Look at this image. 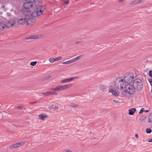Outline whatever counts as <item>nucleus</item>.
Instances as JSON below:
<instances>
[{
	"label": "nucleus",
	"instance_id": "obj_1",
	"mask_svg": "<svg viewBox=\"0 0 152 152\" xmlns=\"http://www.w3.org/2000/svg\"><path fill=\"white\" fill-rule=\"evenodd\" d=\"M45 10V7L43 6H39L37 7L35 11L31 13L30 11L29 12H27V14H25L26 16H30L31 15L32 17H37L41 15L42 13V12Z\"/></svg>",
	"mask_w": 152,
	"mask_h": 152
},
{
	"label": "nucleus",
	"instance_id": "obj_2",
	"mask_svg": "<svg viewBox=\"0 0 152 152\" xmlns=\"http://www.w3.org/2000/svg\"><path fill=\"white\" fill-rule=\"evenodd\" d=\"M133 85L135 89L138 91H140L143 87L142 82L140 79H137L134 80Z\"/></svg>",
	"mask_w": 152,
	"mask_h": 152
},
{
	"label": "nucleus",
	"instance_id": "obj_3",
	"mask_svg": "<svg viewBox=\"0 0 152 152\" xmlns=\"http://www.w3.org/2000/svg\"><path fill=\"white\" fill-rule=\"evenodd\" d=\"M114 84L115 86L117 89H122L124 86V80L120 78L116 79L114 82Z\"/></svg>",
	"mask_w": 152,
	"mask_h": 152
},
{
	"label": "nucleus",
	"instance_id": "obj_4",
	"mask_svg": "<svg viewBox=\"0 0 152 152\" xmlns=\"http://www.w3.org/2000/svg\"><path fill=\"white\" fill-rule=\"evenodd\" d=\"M35 0H26V2L23 4V6L26 9V12H29L28 9L32 7Z\"/></svg>",
	"mask_w": 152,
	"mask_h": 152
},
{
	"label": "nucleus",
	"instance_id": "obj_5",
	"mask_svg": "<svg viewBox=\"0 0 152 152\" xmlns=\"http://www.w3.org/2000/svg\"><path fill=\"white\" fill-rule=\"evenodd\" d=\"M72 85L71 84L65 85L63 86L59 85L57 86L55 88H51L50 89L53 91H59L64 90L68 88L71 87Z\"/></svg>",
	"mask_w": 152,
	"mask_h": 152
},
{
	"label": "nucleus",
	"instance_id": "obj_6",
	"mask_svg": "<svg viewBox=\"0 0 152 152\" xmlns=\"http://www.w3.org/2000/svg\"><path fill=\"white\" fill-rule=\"evenodd\" d=\"M134 77V76L132 73H127L124 76V81L127 83H129L132 82Z\"/></svg>",
	"mask_w": 152,
	"mask_h": 152
},
{
	"label": "nucleus",
	"instance_id": "obj_7",
	"mask_svg": "<svg viewBox=\"0 0 152 152\" xmlns=\"http://www.w3.org/2000/svg\"><path fill=\"white\" fill-rule=\"evenodd\" d=\"M125 88L131 95L134 94L135 92V89L133 85L128 84L125 86Z\"/></svg>",
	"mask_w": 152,
	"mask_h": 152
},
{
	"label": "nucleus",
	"instance_id": "obj_8",
	"mask_svg": "<svg viewBox=\"0 0 152 152\" xmlns=\"http://www.w3.org/2000/svg\"><path fill=\"white\" fill-rule=\"evenodd\" d=\"M31 19H28L26 18H21L18 19V23L20 25H23L27 22L28 25L29 22L31 21Z\"/></svg>",
	"mask_w": 152,
	"mask_h": 152
},
{
	"label": "nucleus",
	"instance_id": "obj_9",
	"mask_svg": "<svg viewBox=\"0 0 152 152\" xmlns=\"http://www.w3.org/2000/svg\"><path fill=\"white\" fill-rule=\"evenodd\" d=\"M15 23V22L13 20H11L8 21L5 26L7 28H10L13 26Z\"/></svg>",
	"mask_w": 152,
	"mask_h": 152
},
{
	"label": "nucleus",
	"instance_id": "obj_10",
	"mask_svg": "<svg viewBox=\"0 0 152 152\" xmlns=\"http://www.w3.org/2000/svg\"><path fill=\"white\" fill-rule=\"evenodd\" d=\"M121 94L123 97L126 98L129 97L131 95L125 89V90H123L121 92Z\"/></svg>",
	"mask_w": 152,
	"mask_h": 152
},
{
	"label": "nucleus",
	"instance_id": "obj_11",
	"mask_svg": "<svg viewBox=\"0 0 152 152\" xmlns=\"http://www.w3.org/2000/svg\"><path fill=\"white\" fill-rule=\"evenodd\" d=\"M109 92L112 93L113 95L115 96H118L119 94V92L116 90L110 89L109 90Z\"/></svg>",
	"mask_w": 152,
	"mask_h": 152
},
{
	"label": "nucleus",
	"instance_id": "obj_12",
	"mask_svg": "<svg viewBox=\"0 0 152 152\" xmlns=\"http://www.w3.org/2000/svg\"><path fill=\"white\" fill-rule=\"evenodd\" d=\"M23 142H20L16 143L14 145H11L10 146V148H18L21 146L23 144Z\"/></svg>",
	"mask_w": 152,
	"mask_h": 152
},
{
	"label": "nucleus",
	"instance_id": "obj_13",
	"mask_svg": "<svg viewBox=\"0 0 152 152\" xmlns=\"http://www.w3.org/2000/svg\"><path fill=\"white\" fill-rule=\"evenodd\" d=\"M136 111L135 108H132L129 110V114L130 115H133L134 113Z\"/></svg>",
	"mask_w": 152,
	"mask_h": 152
},
{
	"label": "nucleus",
	"instance_id": "obj_14",
	"mask_svg": "<svg viewBox=\"0 0 152 152\" xmlns=\"http://www.w3.org/2000/svg\"><path fill=\"white\" fill-rule=\"evenodd\" d=\"M99 87L100 89L102 91L104 92L107 91V88L105 86L101 85H99Z\"/></svg>",
	"mask_w": 152,
	"mask_h": 152
},
{
	"label": "nucleus",
	"instance_id": "obj_15",
	"mask_svg": "<svg viewBox=\"0 0 152 152\" xmlns=\"http://www.w3.org/2000/svg\"><path fill=\"white\" fill-rule=\"evenodd\" d=\"M142 0H135L132 1L130 3V4L135 5L138 3H140Z\"/></svg>",
	"mask_w": 152,
	"mask_h": 152
},
{
	"label": "nucleus",
	"instance_id": "obj_16",
	"mask_svg": "<svg viewBox=\"0 0 152 152\" xmlns=\"http://www.w3.org/2000/svg\"><path fill=\"white\" fill-rule=\"evenodd\" d=\"M39 38L38 36L37 35H31L29 36H28V37H27V39H36Z\"/></svg>",
	"mask_w": 152,
	"mask_h": 152
},
{
	"label": "nucleus",
	"instance_id": "obj_17",
	"mask_svg": "<svg viewBox=\"0 0 152 152\" xmlns=\"http://www.w3.org/2000/svg\"><path fill=\"white\" fill-rule=\"evenodd\" d=\"M39 117L40 119L44 120L47 117V116L45 114L44 115L43 114H41L39 115Z\"/></svg>",
	"mask_w": 152,
	"mask_h": 152
},
{
	"label": "nucleus",
	"instance_id": "obj_18",
	"mask_svg": "<svg viewBox=\"0 0 152 152\" xmlns=\"http://www.w3.org/2000/svg\"><path fill=\"white\" fill-rule=\"evenodd\" d=\"M78 77H74L71 78H69L68 79H66V81L67 83L71 81V80L75 79H77Z\"/></svg>",
	"mask_w": 152,
	"mask_h": 152
},
{
	"label": "nucleus",
	"instance_id": "obj_19",
	"mask_svg": "<svg viewBox=\"0 0 152 152\" xmlns=\"http://www.w3.org/2000/svg\"><path fill=\"white\" fill-rule=\"evenodd\" d=\"M5 26V24L2 22H0V31L3 30Z\"/></svg>",
	"mask_w": 152,
	"mask_h": 152
},
{
	"label": "nucleus",
	"instance_id": "obj_20",
	"mask_svg": "<svg viewBox=\"0 0 152 152\" xmlns=\"http://www.w3.org/2000/svg\"><path fill=\"white\" fill-rule=\"evenodd\" d=\"M148 122L149 123L152 122V113H151L149 116Z\"/></svg>",
	"mask_w": 152,
	"mask_h": 152
},
{
	"label": "nucleus",
	"instance_id": "obj_21",
	"mask_svg": "<svg viewBox=\"0 0 152 152\" xmlns=\"http://www.w3.org/2000/svg\"><path fill=\"white\" fill-rule=\"evenodd\" d=\"M72 62H73L72 60L71 59L66 62H63L62 64H68Z\"/></svg>",
	"mask_w": 152,
	"mask_h": 152
},
{
	"label": "nucleus",
	"instance_id": "obj_22",
	"mask_svg": "<svg viewBox=\"0 0 152 152\" xmlns=\"http://www.w3.org/2000/svg\"><path fill=\"white\" fill-rule=\"evenodd\" d=\"M81 58V56H78L74 58L73 59H72V61L73 62L75 61H77L78 59H80Z\"/></svg>",
	"mask_w": 152,
	"mask_h": 152
},
{
	"label": "nucleus",
	"instance_id": "obj_23",
	"mask_svg": "<svg viewBox=\"0 0 152 152\" xmlns=\"http://www.w3.org/2000/svg\"><path fill=\"white\" fill-rule=\"evenodd\" d=\"M69 105L73 107H76L79 106L76 104H75L73 103H70Z\"/></svg>",
	"mask_w": 152,
	"mask_h": 152
},
{
	"label": "nucleus",
	"instance_id": "obj_24",
	"mask_svg": "<svg viewBox=\"0 0 152 152\" xmlns=\"http://www.w3.org/2000/svg\"><path fill=\"white\" fill-rule=\"evenodd\" d=\"M41 94L45 96H47L49 95L48 92L42 93H41Z\"/></svg>",
	"mask_w": 152,
	"mask_h": 152
},
{
	"label": "nucleus",
	"instance_id": "obj_25",
	"mask_svg": "<svg viewBox=\"0 0 152 152\" xmlns=\"http://www.w3.org/2000/svg\"><path fill=\"white\" fill-rule=\"evenodd\" d=\"M151 132H152V130H151V129L149 128H148L146 129V132L147 133H148V134L150 133Z\"/></svg>",
	"mask_w": 152,
	"mask_h": 152
},
{
	"label": "nucleus",
	"instance_id": "obj_26",
	"mask_svg": "<svg viewBox=\"0 0 152 152\" xmlns=\"http://www.w3.org/2000/svg\"><path fill=\"white\" fill-rule=\"evenodd\" d=\"M49 61L51 63H53L55 61V58H50L49 59Z\"/></svg>",
	"mask_w": 152,
	"mask_h": 152
},
{
	"label": "nucleus",
	"instance_id": "obj_27",
	"mask_svg": "<svg viewBox=\"0 0 152 152\" xmlns=\"http://www.w3.org/2000/svg\"><path fill=\"white\" fill-rule=\"evenodd\" d=\"M146 118V116H143L140 118V120H141V121H143Z\"/></svg>",
	"mask_w": 152,
	"mask_h": 152
},
{
	"label": "nucleus",
	"instance_id": "obj_28",
	"mask_svg": "<svg viewBox=\"0 0 152 152\" xmlns=\"http://www.w3.org/2000/svg\"><path fill=\"white\" fill-rule=\"evenodd\" d=\"M48 92L49 95H55L56 94V92L52 91H49Z\"/></svg>",
	"mask_w": 152,
	"mask_h": 152
},
{
	"label": "nucleus",
	"instance_id": "obj_29",
	"mask_svg": "<svg viewBox=\"0 0 152 152\" xmlns=\"http://www.w3.org/2000/svg\"><path fill=\"white\" fill-rule=\"evenodd\" d=\"M37 63V62L36 61L32 62L30 63V65L33 66H34Z\"/></svg>",
	"mask_w": 152,
	"mask_h": 152
},
{
	"label": "nucleus",
	"instance_id": "obj_30",
	"mask_svg": "<svg viewBox=\"0 0 152 152\" xmlns=\"http://www.w3.org/2000/svg\"><path fill=\"white\" fill-rule=\"evenodd\" d=\"M62 58V57L61 56H59L56 58H55V61L61 60V59Z\"/></svg>",
	"mask_w": 152,
	"mask_h": 152
},
{
	"label": "nucleus",
	"instance_id": "obj_31",
	"mask_svg": "<svg viewBox=\"0 0 152 152\" xmlns=\"http://www.w3.org/2000/svg\"><path fill=\"white\" fill-rule=\"evenodd\" d=\"M66 79H64V80H62L61 81V82L62 83H67L66 82Z\"/></svg>",
	"mask_w": 152,
	"mask_h": 152
},
{
	"label": "nucleus",
	"instance_id": "obj_32",
	"mask_svg": "<svg viewBox=\"0 0 152 152\" xmlns=\"http://www.w3.org/2000/svg\"><path fill=\"white\" fill-rule=\"evenodd\" d=\"M23 107V106H18L17 107L16 109H21Z\"/></svg>",
	"mask_w": 152,
	"mask_h": 152
},
{
	"label": "nucleus",
	"instance_id": "obj_33",
	"mask_svg": "<svg viewBox=\"0 0 152 152\" xmlns=\"http://www.w3.org/2000/svg\"><path fill=\"white\" fill-rule=\"evenodd\" d=\"M53 109L54 110H57L58 109V107H50V108Z\"/></svg>",
	"mask_w": 152,
	"mask_h": 152
},
{
	"label": "nucleus",
	"instance_id": "obj_34",
	"mask_svg": "<svg viewBox=\"0 0 152 152\" xmlns=\"http://www.w3.org/2000/svg\"><path fill=\"white\" fill-rule=\"evenodd\" d=\"M149 75L151 77H152V71L151 70L149 72Z\"/></svg>",
	"mask_w": 152,
	"mask_h": 152
},
{
	"label": "nucleus",
	"instance_id": "obj_35",
	"mask_svg": "<svg viewBox=\"0 0 152 152\" xmlns=\"http://www.w3.org/2000/svg\"><path fill=\"white\" fill-rule=\"evenodd\" d=\"M143 109H144V108H142L140 111V112H139V114H141V113H142L143 112Z\"/></svg>",
	"mask_w": 152,
	"mask_h": 152
},
{
	"label": "nucleus",
	"instance_id": "obj_36",
	"mask_svg": "<svg viewBox=\"0 0 152 152\" xmlns=\"http://www.w3.org/2000/svg\"><path fill=\"white\" fill-rule=\"evenodd\" d=\"M149 82H150L151 85L152 86V78L149 79Z\"/></svg>",
	"mask_w": 152,
	"mask_h": 152
},
{
	"label": "nucleus",
	"instance_id": "obj_37",
	"mask_svg": "<svg viewBox=\"0 0 152 152\" xmlns=\"http://www.w3.org/2000/svg\"><path fill=\"white\" fill-rule=\"evenodd\" d=\"M51 75H48V76H46V77H45V79H48L49 78H50L51 77Z\"/></svg>",
	"mask_w": 152,
	"mask_h": 152
},
{
	"label": "nucleus",
	"instance_id": "obj_38",
	"mask_svg": "<svg viewBox=\"0 0 152 152\" xmlns=\"http://www.w3.org/2000/svg\"><path fill=\"white\" fill-rule=\"evenodd\" d=\"M113 101L116 103H119V101H118L117 100H116L115 99H113Z\"/></svg>",
	"mask_w": 152,
	"mask_h": 152
},
{
	"label": "nucleus",
	"instance_id": "obj_39",
	"mask_svg": "<svg viewBox=\"0 0 152 152\" xmlns=\"http://www.w3.org/2000/svg\"><path fill=\"white\" fill-rule=\"evenodd\" d=\"M81 42V41H78L76 42H75V43L76 44H79V43H80Z\"/></svg>",
	"mask_w": 152,
	"mask_h": 152
},
{
	"label": "nucleus",
	"instance_id": "obj_40",
	"mask_svg": "<svg viewBox=\"0 0 152 152\" xmlns=\"http://www.w3.org/2000/svg\"><path fill=\"white\" fill-rule=\"evenodd\" d=\"M135 137L137 138H138V135L137 134H135Z\"/></svg>",
	"mask_w": 152,
	"mask_h": 152
},
{
	"label": "nucleus",
	"instance_id": "obj_41",
	"mask_svg": "<svg viewBox=\"0 0 152 152\" xmlns=\"http://www.w3.org/2000/svg\"><path fill=\"white\" fill-rule=\"evenodd\" d=\"M69 3V1H67L64 2V3L66 4H68Z\"/></svg>",
	"mask_w": 152,
	"mask_h": 152
},
{
	"label": "nucleus",
	"instance_id": "obj_42",
	"mask_svg": "<svg viewBox=\"0 0 152 152\" xmlns=\"http://www.w3.org/2000/svg\"><path fill=\"white\" fill-rule=\"evenodd\" d=\"M37 101H36V102H32V103H31V104H33L34 103H36L37 102Z\"/></svg>",
	"mask_w": 152,
	"mask_h": 152
},
{
	"label": "nucleus",
	"instance_id": "obj_43",
	"mask_svg": "<svg viewBox=\"0 0 152 152\" xmlns=\"http://www.w3.org/2000/svg\"><path fill=\"white\" fill-rule=\"evenodd\" d=\"M148 142H152V138L151 139H150V140H148Z\"/></svg>",
	"mask_w": 152,
	"mask_h": 152
},
{
	"label": "nucleus",
	"instance_id": "obj_44",
	"mask_svg": "<svg viewBox=\"0 0 152 152\" xmlns=\"http://www.w3.org/2000/svg\"><path fill=\"white\" fill-rule=\"evenodd\" d=\"M144 111L145 113H147L148 112V110H144Z\"/></svg>",
	"mask_w": 152,
	"mask_h": 152
},
{
	"label": "nucleus",
	"instance_id": "obj_45",
	"mask_svg": "<svg viewBox=\"0 0 152 152\" xmlns=\"http://www.w3.org/2000/svg\"><path fill=\"white\" fill-rule=\"evenodd\" d=\"M123 1V0H118V1L120 2Z\"/></svg>",
	"mask_w": 152,
	"mask_h": 152
},
{
	"label": "nucleus",
	"instance_id": "obj_46",
	"mask_svg": "<svg viewBox=\"0 0 152 152\" xmlns=\"http://www.w3.org/2000/svg\"><path fill=\"white\" fill-rule=\"evenodd\" d=\"M29 103H30V104H31V103H32V102H29Z\"/></svg>",
	"mask_w": 152,
	"mask_h": 152
},
{
	"label": "nucleus",
	"instance_id": "obj_47",
	"mask_svg": "<svg viewBox=\"0 0 152 152\" xmlns=\"http://www.w3.org/2000/svg\"><path fill=\"white\" fill-rule=\"evenodd\" d=\"M151 92L152 93V89H151Z\"/></svg>",
	"mask_w": 152,
	"mask_h": 152
},
{
	"label": "nucleus",
	"instance_id": "obj_48",
	"mask_svg": "<svg viewBox=\"0 0 152 152\" xmlns=\"http://www.w3.org/2000/svg\"><path fill=\"white\" fill-rule=\"evenodd\" d=\"M151 128H152V126H151Z\"/></svg>",
	"mask_w": 152,
	"mask_h": 152
}]
</instances>
